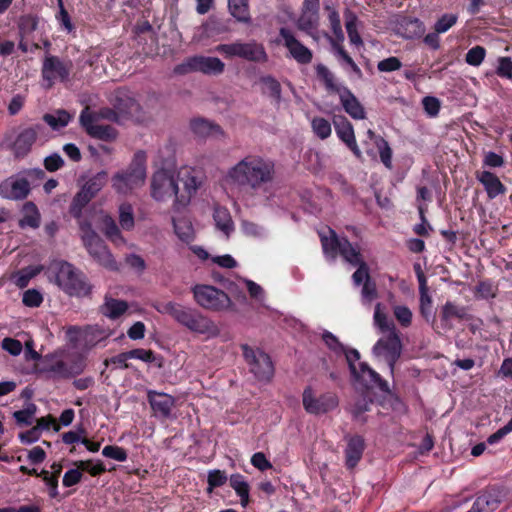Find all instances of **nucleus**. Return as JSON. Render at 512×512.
I'll return each mask as SVG.
<instances>
[{
    "instance_id": "42",
    "label": "nucleus",
    "mask_w": 512,
    "mask_h": 512,
    "mask_svg": "<svg viewBox=\"0 0 512 512\" xmlns=\"http://www.w3.org/2000/svg\"><path fill=\"white\" fill-rule=\"evenodd\" d=\"M230 486L241 499V505L246 507L249 503V484L241 474H233L229 479Z\"/></svg>"
},
{
    "instance_id": "20",
    "label": "nucleus",
    "mask_w": 512,
    "mask_h": 512,
    "mask_svg": "<svg viewBox=\"0 0 512 512\" xmlns=\"http://www.w3.org/2000/svg\"><path fill=\"white\" fill-rule=\"evenodd\" d=\"M319 11L320 0H303L301 14L297 21L298 29L312 36L313 31L319 26Z\"/></svg>"
},
{
    "instance_id": "6",
    "label": "nucleus",
    "mask_w": 512,
    "mask_h": 512,
    "mask_svg": "<svg viewBox=\"0 0 512 512\" xmlns=\"http://www.w3.org/2000/svg\"><path fill=\"white\" fill-rule=\"evenodd\" d=\"M215 51L226 59L237 57L253 63H266L268 61V54L264 45L256 40L248 42L237 40L232 43L219 44L215 47Z\"/></svg>"
},
{
    "instance_id": "53",
    "label": "nucleus",
    "mask_w": 512,
    "mask_h": 512,
    "mask_svg": "<svg viewBox=\"0 0 512 512\" xmlns=\"http://www.w3.org/2000/svg\"><path fill=\"white\" fill-rule=\"evenodd\" d=\"M486 49L483 46L476 45L468 50L465 61L471 66H479L485 59Z\"/></svg>"
},
{
    "instance_id": "10",
    "label": "nucleus",
    "mask_w": 512,
    "mask_h": 512,
    "mask_svg": "<svg viewBox=\"0 0 512 512\" xmlns=\"http://www.w3.org/2000/svg\"><path fill=\"white\" fill-rule=\"evenodd\" d=\"M241 350L250 372L259 381H270L274 375V365L270 356L262 350H254L248 344H242Z\"/></svg>"
},
{
    "instance_id": "36",
    "label": "nucleus",
    "mask_w": 512,
    "mask_h": 512,
    "mask_svg": "<svg viewBox=\"0 0 512 512\" xmlns=\"http://www.w3.org/2000/svg\"><path fill=\"white\" fill-rule=\"evenodd\" d=\"M316 74L318 79L323 82L326 90L330 93L339 94L345 87L336 83L334 74L323 64L316 66Z\"/></svg>"
},
{
    "instance_id": "49",
    "label": "nucleus",
    "mask_w": 512,
    "mask_h": 512,
    "mask_svg": "<svg viewBox=\"0 0 512 512\" xmlns=\"http://www.w3.org/2000/svg\"><path fill=\"white\" fill-rule=\"evenodd\" d=\"M92 199L80 190L73 198L69 212L74 218H80L82 216L83 208L91 201Z\"/></svg>"
},
{
    "instance_id": "29",
    "label": "nucleus",
    "mask_w": 512,
    "mask_h": 512,
    "mask_svg": "<svg viewBox=\"0 0 512 512\" xmlns=\"http://www.w3.org/2000/svg\"><path fill=\"white\" fill-rule=\"evenodd\" d=\"M363 380L367 381L370 385L379 388L382 392H387L389 394L390 399L394 400L393 406L395 411H404L405 405L403 401L398 396L390 392L388 382L384 380L380 376V374H378L376 371L372 369L371 371H369V373L366 375V378Z\"/></svg>"
},
{
    "instance_id": "63",
    "label": "nucleus",
    "mask_w": 512,
    "mask_h": 512,
    "mask_svg": "<svg viewBox=\"0 0 512 512\" xmlns=\"http://www.w3.org/2000/svg\"><path fill=\"white\" fill-rule=\"evenodd\" d=\"M356 271L352 275V280L356 286L363 284L366 280H370L371 276L369 274V267L366 261L357 264Z\"/></svg>"
},
{
    "instance_id": "46",
    "label": "nucleus",
    "mask_w": 512,
    "mask_h": 512,
    "mask_svg": "<svg viewBox=\"0 0 512 512\" xmlns=\"http://www.w3.org/2000/svg\"><path fill=\"white\" fill-rule=\"evenodd\" d=\"M89 115L93 116V120L99 121V120H107L112 123L121 124L122 119L119 116V113L117 110L111 106V107H101L97 111H90Z\"/></svg>"
},
{
    "instance_id": "5",
    "label": "nucleus",
    "mask_w": 512,
    "mask_h": 512,
    "mask_svg": "<svg viewBox=\"0 0 512 512\" xmlns=\"http://www.w3.org/2000/svg\"><path fill=\"white\" fill-rule=\"evenodd\" d=\"M146 178V154L137 151L133 159L124 171L116 173L112 178L113 188L123 194H127L134 188L144 184Z\"/></svg>"
},
{
    "instance_id": "27",
    "label": "nucleus",
    "mask_w": 512,
    "mask_h": 512,
    "mask_svg": "<svg viewBox=\"0 0 512 512\" xmlns=\"http://www.w3.org/2000/svg\"><path fill=\"white\" fill-rule=\"evenodd\" d=\"M148 400L155 414L161 416H170V411L174 406V398L166 393L149 391Z\"/></svg>"
},
{
    "instance_id": "18",
    "label": "nucleus",
    "mask_w": 512,
    "mask_h": 512,
    "mask_svg": "<svg viewBox=\"0 0 512 512\" xmlns=\"http://www.w3.org/2000/svg\"><path fill=\"white\" fill-rule=\"evenodd\" d=\"M279 35L283 40V45L288 49L291 57H293L297 63L306 65L312 61V51L296 39L290 29L281 27Z\"/></svg>"
},
{
    "instance_id": "17",
    "label": "nucleus",
    "mask_w": 512,
    "mask_h": 512,
    "mask_svg": "<svg viewBox=\"0 0 512 512\" xmlns=\"http://www.w3.org/2000/svg\"><path fill=\"white\" fill-rule=\"evenodd\" d=\"M31 192L30 182L25 177L10 176L0 182V197L7 200L21 201Z\"/></svg>"
},
{
    "instance_id": "22",
    "label": "nucleus",
    "mask_w": 512,
    "mask_h": 512,
    "mask_svg": "<svg viewBox=\"0 0 512 512\" xmlns=\"http://www.w3.org/2000/svg\"><path fill=\"white\" fill-rule=\"evenodd\" d=\"M88 253L93 259L98 262L101 266L111 270H118V265L114 259L112 253L105 245L104 241L98 237L96 240H91L84 244Z\"/></svg>"
},
{
    "instance_id": "62",
    "label": "nucleus",
    "mask_w": 512,
    "mask_h": 512,
    "mask_svg": "<svg viewBox=\"0 0 512 512\" xmlns=\"http://www.w3.org/2000/svg\"><path fill=\"white\" fill-rule=\"evenodd\" d=\"M393 313L397 321L403 326L408 327L412 322V312L407 306H395Z\"/></svg>"
},
{
    "instance_id": "7",
    "label": "nucleus",
    "mask_w": 512,
    "mask_h": 512,
    "mask_svg": "<svg viewBox=\"0 0 512 512\" xmlns=\"http://www.w3.org/2000/svg\"><path fill=\"white\" fill-rule=\"evenodd\" d=\"M192 293L195 302L206 310L223 311L232 305L228 294L212 285L197 284Z\"/></svg>"
},
{
    "instance_id": "58",
    "label": "nucleus",
    "mask_w": 512,
    "mask_h": 512,
    "mask_svg": "<svg viewBox=\"0 0 512 512\" xmlns=\"http://www.w3.org/2000/svg\"><path fill=\"white\" fill-rule=\"evenodd\" d=\"M328 20L330 23L332 33L335 36L336 40H338L339 42H343L345 37L341 26L339 12L331 11V13L328 14Z\"/></svg>"
},
{
    "instance_id": "21",
    "label": "nucleus",
    "mask_w": 512,
    "mask_h": 512,
    "mask_svg": "<svg viewBox=\"0 0 512 512\" xmlns=\"http://www.w3.org/2000/svg\"><path fill=\"white\" fill-rule=\"evenodd\" d=\"M44 125L37 123L33 126L23 129L16 137L12 145V150L16 158L27 156L33 144L36 142L39 134L44 132Z\"/></svg>"
},
{
    "instance_id": "24",
    "label": "nucleus",
    "mask_w": 512,
    "mask_h": 512,
    "mask_svg": "<svg viewBox=\"0 0 512 512\" xmlns=\"http://www.w3.org/2000/svg\"><path fill=\"white\" fill-rule=\"evenodd\" d=\"M345 440L347 441L345 464L347 468L353 469L362 458L365 450V441L360 435H346Z\"/></svg>"
},
{
    "instance_id": "23",
    "label": "nucleus",
    "mask_w": 512,
    "mask_h": 512,
    "mask_svg": "<svg viewBox=\"0 0 512 512\" xmlns=\"http://www.w3.org/2000/svg\"><path fill=\"white\" fill-rule=\"evenodd\" d=\"M502 501V493L496 487H488L481 491L470 510L467 512H494Z\"/></svg>"
},
{
    "instance_id": "28",
    "label": "nucleus",
    "mask_w": 512,
    "mask_h": 512,
    "mask_svg": "<svg viewBox=\"0 0 512 512\" xmlns=\"http://www.w3.org/2000/svg\"><path fill=\"white\" fill-rule=\"evenodd\" d=\"M190 128L192 132L199 138H207L210 136L224 134V131L220 125L204 118H196L191 120Z\"/></svg>"
},
{
    "instance_id": "11",
    "label": "nucleus",
    "mask_w": 512,
    "mask_h": 512,
    "mask_svg": "<svg viewBox=\"0 0 512 512\" xmlns=\"http://www.w3.org/2000/svg\"><path fill=\"white\" fill-rule=\"evenodd\" d=\"M303 405L310 414H325L338 407L339 399L334 392H326L316 397L312 388L307 387L303 392Z\"/></svg>"
},
{
    "instance_id": "54",
    "label": "nucleus",
    "mask_w": 512,
    "mask_h": 512,
    "mask_svg": "<svg viewBox=\"0 0 512 512\" xmlns=\"http://www.w3.org/2000/svg\"><path fill=\"white\" fill-rule=\"evenodd\" d=\"M381 304L378 303L375 307L374 312V322L377 327L381 330V332H391L395 328V325L392 321H389L387 315L383 313L380 309Z\"/></svg>"
},
{
    "instance_id": "52",
    "label": "nucleus",
    "mask_w": 512,
    "mask_h": 512,
    "mask_svg": "<svg viewBox=\"0 0 512 512\" xmlns=\"http://www.w3.org/2000/svg\"><path fill=\"white\" fill-rule=\"evenodd\" d=\"M458 21V15L453 13L443 14L434 24V31L445 33L452 28Z\"/></svg>"
},
{
    "instance_id": "40",
    "label": "nucleus",
    "mask_w": 512,
    "mask_h": 512,
    "mask_svg": "<svg viewBox=\"0 0 512 512\" xmlns=\"http://www.w3.org/2000/svg\"><path fill=\"white\" fill-rule=\"evenodd\" d=\"M345 27L351 44L356 46L363 45L362 38L357 30V15L349 9L344 12Z\"/></svg>"
},
{
    "instance_id": "14",
    "label": "nucleus",
    "mask_w": 512,
    "mask_h": 512,
    "mask_svg": "<svg viewBox=\"0 0 512 512\" xmlns=\"http://www.w3.org/2000/svg\"><path fill=\"white\" fill-rule=\"evenodd\" d=\"M79 121L81 127L91 138L112 142L118 137V131L113 126L97 124L98 121L93 120V116L89 115L88 107L81 111Z\"/></svg>"
},
{
    "instance_id": "33",
    "label": "nucleus",
    "mask_w": 512,
    "mask_h": 512,
    "mask_svg": "<svg viewBox=\"0 0 512 512\" xmlns=\"http://www.w3.org/2000/svg\"><path fill=\"white\" fill-rule=\"evenodd\" d=\"M228 10L236 21L244 24L251 23L249 0H228Z\"/></svg>"
},
{
    "instance_id": "57",
    "label": "nucleus",
    "mask_w": 512,
    "mask_h": 512,
    "mask_svg": "<svg viewBox=\"0 0 512 512\" xmlns=\"http://www.w3.org/2000/svg\"><path fill=\"white\" fill-rule=\"evenodd\" d=\"M86 429L83 424H79L75 430H70L62 434V441L67 444H74L81 442L83 438L86 437Z\"/></svg>"
},
{
    "instance_id": "4",
    "label": "nucleus",
    "mask_w": 512,
    "mask_h": 512,
    "mask_svg": "<svg viewBox=\"0 0 512 512\" xmlns=\"http://www.w3.org/2000/svg\"><path fill=\"white\" fill-rule=\"evenodd\" d=\"M86 367V358L78 353L61 358L58 354L45 355L42 360V372L53 379H68L81 374Z\"/></svg>"
},
{
    "instance_id": "56",
    "label": "nucleus",
    "mask_w": 512,
    "mask_h": 512,
    "mask_svg": "<svg viewBox=\"0 0 512 512\" xmlns=\"http://www.w3.org/2000/svg\"><path fill=\"white\" fill-rule=\"evenodd\" d=\"M102 455L104 457H107V458H110V459H113V460H116L119 462L126 461L127 457H128L127 451L124 448L116 446V445L105 446L102 449Z\"/></svg>"
},
{
    "instance_id": "39",
    "label": "nucleus",
    "mask_w": 512,
    "mask_h": 512,
    "mask_svg": "<svg viewBox=\"0 0 512 512\" xmlns=\"http://www.w3.org/2000/svg\"><path fill=\"white\" fill-rule=\"evenodd\" d=\"M213 219L216 227L226 236L234 230V224L229 211L224 207H216L213 213Z\"/></svg>"
},
{
    "instance_id": "59",
    "label": "nucleus",
    "mask_w": 512,
    "mask_h": 512,
    "mask_svg": "<svg viewBox=\"0 0 512 512\" xmlns=\"http://www.w3.org/2000/svg\"><path fill=\"white\" fill-rule=\"evenodd\" d=\"M22 302L27 307L36 308L42 304L43 296L36 289H28L23 294Z\"/></svg>"
},
{
    "instance_id": "3",
    "label": "nucleus",
    "mask_w": 512,
    "mask_h": 512,
    "mask_svg": "<svg viewBox=\"0 0 512 512\" xmlns=\"http://www.w3.org/2000/svg\"><path fill=\"white\" fill-rule=\"evenodd\" d=\"M57 285L70 296H86L91 287L86 276L67 261H59L51 266Z\"/></svg>"
},
{
    "instance_id": "16",
    "label": "nucleus",
    "mask_w": 512,
    "mask_h": 512,
    "mask_svg": "<svg viewBox=\"0 0 512 512\" xmlns=\"http://www.w3.org/2000/svg\"><path fill=\"white\" fill-rule=\"evenodd\" d=\"M178 185L173 175L165 170H159L154 173L151 182V196L162 201L165 198H171L178 195Z\"/></svg>"
},
{
    "instance_id": "47",
    "label": "nucleus",
    "mask_w": 512,
    "mask_h": 512,
    "mask_svg": "<svg viewBox=\"0 0 512 512\" xmlns=\"http://www.w3.org/2000/svg\"><path fill=\"white\" fill-rule=\"evenodd\" d=\"M173 226L175 234L178 238L186 243H190L194 240V231L191 223L182 219V220H173Z\"/></svg>"
},
{
    "instance_id": "48",
    "label": "nucleus",
    "mask_w": 512,
    "mask_h": 512,
    "mask_svg": "<svg viewBox=\"0 0 512 512\" xmlns=\"http://www.w3.org/2000/svg\"><path fill=\"white\" fill-rule=\"evenodd\" d=\"M311 128L321 140L327 139L332 133L331 123L323 117H314L311 121Z\"/></svg>"
},
{
    "instance_id": "37",
    "label": "nucleus",
    "mask_w": 512,
    "mask_h": 512,
    "mask_svg": "<svg viewBox=\"0 0 512 512\" xmlns=\"http://www.w3.org/2000/svg\"><path fill=\"white\" fill-rule=\"evenodd\" d=\"M71 114L64 110L59 109L54 113H45L43 115V121L48 124L53 130H59L66 127L71 121Z\"/></svg>"
},
{
    "instance_id": "55",
    "label": "nucleus",
    "mask_w": 512,
    "mask_h": 512,
    "mask_svg": "<svg viewBox=\"0 0 512 512\" xmlns=\"http://www.w3.org/2000/svg\"><path fill=\"white\" fill-rule=\"evenodd\" d=\"M128 352L130 359H138L146 363H155L157 360L161 359L151 349L136 348Z\"/></svg>"
},
{
    "instance_id": "51",
    "label": "nucleus",
    "mask_w": 512,
    "mask_h": 512,
    "mask_svg": "<svg viewBox=\"0 0 512 512\" xmlns=\"http://www.w3.org/2000/svg\"><path fill=\"white\" fill-rule=\"evenodd\" d=\"M119 222L124 230H131L134 227L133 208L130 204L124 203L119 207Z\"/></svg>"
},
{
    "instance_id": "25",
    "label": "nucleus",
    "mask_w": 512,
    "mask_h": 512,
    "mask_svg": "<svg viewBox=\"0 0 512 512\" xmlns=\"http://www.w3.org/2000/svg\"><path fill=\"white\" fill-rule=\"evenodd\" d=\"M338 95L344 111L350 117L355 120H363L366 118V112L363 105L348 87H344Z\"/></svg>"
},
{
    "instance_id": "60",
    "label": "nucleus",
    "mask_w": 512,
    "mask_h": 512,
    "mask_svg": "<svg viewBox=\"0 0 512 512\" xmlns=\"http://www.w3.org/2000/svg\"><path fill=\"white\" fill-rule=\"evenodd\" d=\"M496 74L505 79L512 78V59L508 56L498 58V66L496 68Z\"/></svg>"
},
{
    "instance_id": "43",
    "label": "nucleus",
    "mask_w": 512,
    "mask_h": 512,
    "mask_svg": "<svg viewBox=\"0 0 512 512\" xmlns=\"http://www.w3.org/2000/svg\"><path fill=\"white\" fill-rule=\"evenodd\" d=\"M103 232L105 236L115 245H121L125 243V239L122 236L118 225L110 216H106L103 219Z\"/></svg>"
},
{
    "instance_id": "32",
    "label": "nucleus",
    "mask_w": 512,
    "mask_h": 512,
    "mask_svg": "<svg viewBox=\"0 0 512 512\" xmlns=\"http://www.w3.org/2000/svg\"><path fill=\"white\" fill-rule=\"evenodd\" d=\"M339 255L352 266H356L357 264L365 261L361 254L359 244H352L346 237H343Z\"/></svg>"
},
{
    "instance_id": "2",
    "label": "nucleus",
    "mask_w": 512,
    "mask_h": 512,
    "mask_svg": "<svg viewBox=\"0 0 512 512\" xmlns=\"http://www.w3.org/2000/svg\"><path fill=\"white\" fill-rule=\"evenodd\" d=\"M157 310L160 313L170 315L176 322L186 327L191 332L205 335L208 339L220 335V329L215 322L197 309L169 301L160 304Z\"/></svg>"
},
{
    "instance_id": "13",
    "label": "nucleus",
    "mask_w": 512,
    "mask_h": 512,
    "mask_svg": "<svg viewBox=\"0 0 512 512\" xmlns=\"http://www.w3.org/2000/svg\"><path fill=\"white\" fill-rule=\"evenodd\" d=\"M373 353L378 357L383 356L393 371L402 353V343L398 331L393 329L387 336L380 338L373 346Z\"/></svg>"
},
{
    "instance_id": "41",
    "label": "nucleus",
    "mask_w": 512,
    "mask_h": 512,
    "mask_svg": "<svg viewBox=\"0 0 512 512\" xmlns=\"http://www.w3.org/2000/svg\"><path fill=\"white\" fill-rule=\"evenodd\" d=\"M107 172L100 171L97 174L90 177L83 185L81 190L86 193L91 199L102 189L107 181Z\"/></svg>"
},
{
    "instance_id": "45",
    "label": "nucleus",
    "mask_w": 512,
    "mask_h": 512,
    "mask_svg": "<svg viewBox=\"0 0 512 512\" xmlns=\"http://www.w3.org/2000/svg\"><path fill=\"white\" fill-rule=\"evenodd\" d=\"M452 318L459 320L467 319V311L463 306H458L453 302L447 301L442 307L441 319L442 321H449Z\"/></svg>"
},
{
    "instance_id": "26",
    "label": "nucleus",
    "mask_w": 512,
    "mask_h": 512,
    "mask_svg": "<svg viewBox=\"0 0 512 512\" xmlns=\"http://www.w3.org/2000/svg\"><path fill=\"white\" fill-rule=\"evenodd\" d=\"M476 179L483 185L490 200L506 193V186L500 181L496 174L484 170L476 173Z\"/></svg>"
},
{
    "instance_id": "8",
    "label": "nucleus",
    "mask_w": 512,
    "mask_h": 512,
    "mask_svg": "<svg viewBox=\"0 0 512 512\" xmlns=\"http://www.w3.org/2000/svg\"><path fill=\"white\" fill-rule=\"evenodd\" d=\"M225 70L224 62L218 57L195 55L186 58L174 68L178 75L200 72L205 75H221Z\"/></svg>"
},
{
    "instance_id": "30",
    "label": "nucleus",
    "mask_w": 512,
    "mask_h": 512,
    "mask_svg": "<svg viewBox=\"0 0 512 512\" xmlns=\"http://www.w3.org/2000/svg\"><path fill=\"white\" fill-rule=\"evenodd\" d=\"M398 33L406 39L420 37L424 33L423 22L415 17H403L398 22Z\"/></svg>"
},
{
    "instance_id": "44",
    "label": "nucleus",
    "mask_w": 512,
    "mask_h": 512,
    "mask_svg": "<svg viewBox=\"0 0 512 512\" xmlns=\"http://www.w3.org/2000/svg\"><path fill=\"white\" fill-rule=\"evenodd\" d=\"M38 17L32 14L22 15L18 21L19 36L26 38L38 28Z\"/></svg>"
},
{
    "instance_id": "64",
    "label": "nucleus",
    "mask_w": 512,
    "mask_h": 512,
    "mask_svg": "<svg viewBox=\"0 0 512 512\" xmlns=\"http://www.w3.org/2000/svg\"><path fill=\"white\" fill-rule=\"evenodd\" d=\"M402 67V62L395 56H390L378 62L377 69L380 72H393Z\"/></svg>"
},
{
    "instance_id": "35",
    "label": "nucleus",
    "mask_w": 512,
    "mask_h": 512,
    "mask_svg": "<svg viewBox=\"0 0 512 512\" xmlns=\"http://www.w3.org/2000/svg\"><path fill=\"white\" fill-rule=\"evenodd\" d=\"M24 216L19 220L21 228L31 227L38 228L40 226V213L36 204L32 201L25 202L22 208Z\"/></svg>"
},
{
    "instance_id": "61",
    "label": "nucleus",
    "mask_w": 512,
    "mask_h": 512,
    "mask_svg": "<svg viewBox=\"0 0 512 512\" xmlns=\"http://www.w3.org/2000/svg\"><path fill=\"white\" fill-rule=\"evenodd\" d=\"M422 105L425 110V112L430 117H435L439 114L440 108H441V102L438 98L434 96H425L422 99Z\"/></svg>"
},
{
    "instance_id": "38",
    "label": "nucleus",
    "mask_w": 512,
    "mask_h": 512,
    "mask_svg": "<svg viewBox=\"0 0 512 512\" xmlns=\"http://www.w3.org/2000/svg\"><path fill=\"white\" fill-rule=\"evenodd\" d=\"M128 309V304L124 300L106 298L102 306V313L110 319H117Z\"/></svg>"
},
{
    "instance_id": "9",
    "label": "nucleus",
    "mask_w": 512,
    "mask_h": 512,
    "mask_svg": "<svg viewBox=\"0 0 512 512\" xmlns=\"http://www.w3.org/2000/svg\"><path fill=\"white\" fill-rule=\"evenodd\" d=\"M72 69L73 62L71 59L47 54L43 59L41 77L46 82V87L51 88L56 81L67 82Z\"/></svg>"
},
{
    "instance_id": "50",
    "label": "nucleus",
    "mask_w": 512,
    "mask_h": 512,
    "mask_svg": "<svg viewBox=\"0 0 512 512\" xmlns=\"http://www.w3.org/2000/svg\"><path fill=\"white\" fill-rule=\"evenodd\" d=\"M375 146L379 151L380 160L383 165L388 169H392V149L389 143L383 137H378Z\"/></svg>"
},
{
    "instance_id": "19",
    "label": "nucleus",
    "mask_w": 512,
    "mask_h": 512,
    "mask_svg": "<svg viewBox=\"0 0 512 512\" xmlns=\"http://www.w3.org/2000/svg\"><path fill=\"white\" fill-rule=\"evenodd\" d=\"M332 121L337 137L356 158L361 159L362 152L357 144L352 123L343 115H334Z\"/></svg>"
},
{
    "instance_id": "31",
    "label": "nucleus",
    "mask_w": 512,
    "mask_h": 512,
    "mask_svg": "<svg viewBox=\"0 0 512 512\" xmlns=\"http://www.w3.org/2000/svg\"><path fill=\"white\" fill-rule=\"evenodd\" d=\"M262 84V94L268 95L276 105L282 101V87L280 82L272 75H264L259 78Z\"/></svg>"
},
{
    "instance_id": "15",
    "label": "nucleus",
    "mask_w": 512,
    "mask_h": 512,
    "mask_svg": "<svg viewBox=\"0 0 512 512\" xmlns=\"http://www.w3.org/2000/svg\"><path fill=\"white\" fill-rule=\"evenodd\" d=\"M16 425L20 428H27L19 433L18 437L23 444H32L39 440L44 430H49L57 418H15Z\"/></svg>"
},
{
    "instance_id": "34",
    "label": "nucleus",
    "mask_w": 512,
    "mask_h": 512,
    "mask_svg": "<svg viewBox=\"0 0 512 512\" xmlns=\"http://www.w3.org/2000/svg\"><path fill=\"white\" fill-rule=\"evenodd\" d=\"M330 237L320 234L322 249L325 255L335 258L340 253L343 237H338L336 232L329 228Z\"/></svg>"
},
{
    "instance_id": "12",
    "label": "nucleus",
    "mask_w": 512,
    "mask_h": 512,
    "mask_svg": "<svg viewBox=\"0 0 512 512\" xmlns=\"http://www.w3.org/2000/svg\"><path fill=\"white\" fill-rule=\"evenodd\" d=\"M122 120H129L141 111V105L127 87L115 89L108 98Z\"/></svg>"
},
{
    "instance_id": "1",
    "label": "nucleus",
    "mask_w": 512,
    "mask_h": 512,
    "mask_svg": "<svg viewBox=\"0 0 512 512\" xmlns=\"http://www.w3.org/2000/svg\"><path fill=\"white\" fill-rule=\"evenodd\" d=\"M275 174V162L272 159L249 154L229 168L226 181L241 190L257 192L270 185Z\"/></svg>"
}]
</instances>
